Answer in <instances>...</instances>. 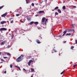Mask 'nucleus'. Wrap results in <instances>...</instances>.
<instances>
[{
	"instance_id": "16",
	"label": "nucleus",
	"mask_w": 77,
	"mask_h": 77,
	"mask_svg": "<svg viewBox=\"0 0 77 77\" xmlns=\"http://www.w3.org/2000/svg\"><path fill=\"white\" fill-rule=\"evenodd\" d=\"M33 21L31 22L30 23H29V24L30 25H32L33 24Z\"/></svg>"
},
{
	"instance_id": "17",
	"label": "nucleus",
	"mask_w": 77,
	"mask_h": 77,
	"mask_svg": "<svg viewBox=\"0 0 77 77\" xmlns=\"http://www.w3.org/2000/svg\"><path fill=\"white\" fill-rule=\"evenodd\" d=\"M31 69L32 72H34V70L32 68H31Z\"/></svg>"
},
{
	"instance_id": "4",
	"label": "nucleus",
	"mask_w": 77,
	"mask_h": 77,
	"mask_svg": "<svg viewBox=\"0 0 77 77\" xmlns=\"http://www.w3.org/2000/svg\"><path fill=\"white\" fill-rule=\"evenodd\" d=\"M7 30V29L5 28H2L0 29V31H6Z\"/></svg>"
},
{
	"instance_id": "15",
	"label": "nucleus",
	"mask_w": 77,
	"mask_h": 77,
	"mask_svg": "<svg viewBox=\"0 0 77 77\" xmlns=\"http://www.w3.org/2000/svg\"><path fill=\"white\" fill-rule=\"evenodd\" d=\"M4 6H2L0 7V10L2 9L4 7Z\"/></svg>"
},
{
	"instance_id": "47",
	"label": "nucleus",
	"mask_w": 77,
	"mask_h": 77,
	"mask_svg": "<svg viewBox=\"0 0 77 77\" xmlns=\"http://www.w3.org/2000/svg\"><path fill=\"white\" fill-rule=\"evenodd\" d=\"M2 53L1 52H0V56L1 55V54Z\"/></svg>"
},
{
	"instance_id": "40",
	"label": "nucleus",
	"mask_w": 77,
	"mask_h": 77,
	"mask_svg": "<svg viewBox=\"0 0 77 77\" xmlns=\"http://www.w3.org/2000/svg\"><path fill=\"white\" fill-rule=\"evenodd\" d=\"M12 18H11L10 19H9V20L10 21L11 20H12Z\"/></svg>"
},
{
	"instance_id": "27",
	"label": "nucleus",
	"mask_w": 77,
	"mask_h": 77,
	"mask_svg": "<svg viewBox=\"0 0 77 77\" xmlns=\"http://www.w3.org/2000/svg\"><path fill=\"white\" fill-rule=\"evenodd\" d=\"M10 68H12V65L11 64L10 65Z\"/></svg>"
},
{
	"instance_id": "9",
	"label": "nucleus",
	"mask_w": 77,
	"mask_h": 77,
	"mask_svg": "<svg viewBox=\"0 0 77 77\" xmlns=\"http://www.w3.org/2000/svg\"><path fill=\"white\" fill-rule=\"evenodd\" d=\"M44 13V11H39L38 13L39 14H40L41 13Z\"/></svg>"
},
{
	"instance_id": "36",
	"label": "nucleus",
	"mask_w": 77,
	"mask_h": 77,
	"mask_svg": "<svg viewBox=\"0 0 77 77\" xmlns=\"http://www.w3.org/2000/svg\"><path fill=\"white\" fill-rule=\"evenodd\" d=\"M38 29H39V30H40L41 29V27H38Z\"/></svg>"
},
{
	"instance_id": "25",
	"label": "nucleus",
	"mask_w": 77,
	"mask_h": 77,
	"mask_svg": "<svg viewBox=\"0 0 77 77\" xmlns=\"http://www.w3.org/2000/svg\"><path fill=\"white\" fill-rule=\"evenodd\" d=\"M72 29H69V32H72Z\"/></svg>"
},
{
	"instance_id": "48",
	"label": "nucleus",
	"mask_w": 77,
	"mask_h": 77,
	"mask_svg": "<svg viewBox=\"0 0 77 77\" xmlns=\"http://www.w3.org/2000/svg\"><path fill=\"white\" fill-rule=\"evenodd\" d=\"M47 0H45V2H46L47 1Z\"/></svg>"
},
{
	"instance_id": "6",
	"label": "nucleus",
	"mask_w": 77,
	"mask_h": 77,
	"mask_svg": "<svg viewBox=\"0 0 77 77\" xmlns=\"http://www.w3.org/2000/svg\"><path fill=\"white\" fill-rule=\"evenodd\" d=\"M6 43H7L6 41H3V42H2L1 43V45H4Z\"/></svg>"
},
{
	"instance_id": "12",
	"label": "nucleus",
	"mask_w": 77,
	"mask_h": 77,
	"mask_svg": "<svg viewBox=\"0 0 77 77\" xmlns=\"http://www.w3.org/2000/svg\"><path fill=\"white\" fill-rule=\"evenodd\" d=\"M26 4H28L29 2V0H26Z\"/></svg>"
},
{
	"instance_id": "28",
	"label": "nucleus",
	"mask_w": 77,
	"mask_h": 77,
	"mask_svg": "<svg viewBox=\"0 0 77 77\" xmlns=\"http://www.w3.org/2000/svg\"><path fill=\"white\" fill-rule=\"evenodd\" d=\"M16 16H20V14H16Z\"/></svg>"
},
{
	"instance_id": "2",
	"label": "nucleus",
	"mask_w": 77,
	"mask_h": 77,
	"mask_svg": "<svg viewBox=\"0 0 77 77\" xmlns=\"http://www.w3.org/2000/svg\"><path fill=\"white\" fill-rule=\"evenodd\" d=\"M23 57H24V55H21V56L18 57V58L16 59V61L17 62H20L23 59Z\"/></svg>"
},
{
	"instance_id": "54",
	"label": "nucleus",
	"mask_w": 77,
	"mask_h": 77,
	"mask_svg": "<svg viewBox=\"0 0 77 77\" xmlns=\"http://www.w3.org/2000/svg\"><path fill=\"white\" fill-rule=\"evenodd\" d=\"M10 46H8L7 47H9Z\"/></svg>"
},
{
	"instance_id": "29",
	"label": "nucleus",
	"mask_w": 77,
	"mask_h": 77,
	"mask_svg": "<svg viewBox=\"0 0 77 77\" xmlns=\"http://www.w3.org/2000/svg\"><path fill=\"white\" fill-rule=\"evenodd\" d=\"M27 19L28 20H30V18H27Z\"/></svg>"
},
{
	"instance_id": "44",
	"label": "nucleus",
	"mask_w": 77,
	"mask_h": 77,
	"mask_svg": "<svg viewBox=\"0 0 77 77\" xmlns=\"http://www.w3.org/2000/svg\"><path fill=\"white\" fill-rule=\"evenodd\" d=\"M66 42V41H64V42H64V43H65Z\"/></svg>"
},
{
	"instance_id": "53",
	"label": "nucleus",
	"mask_w": 77,
	"mask_h": 77,
	"mask_svg": "<svg viewBox=\"0 0 77 77\" xmlns=\"http://www.w3.org/2000/svg\"><path fill=\"white\" fill-rule=\"evenodd\" d=\"M52 11H54V10H52Z\"/></svg>"
},
{
	"instance_id": "11",
	"label": "nucleus",
	"mask_w": 77,
	"mask_h": 77,
	"mask_svg": "<svg viewBox=\"0 0 77 77\" xmlns=\"http://www.w3.org/2000/svg\"><path fill=\"white\" fill-rule=\"evenodd\" d=\"M14 34H12L11 35V39H13V38H14Z\"/></svg>"
},
{
	"instance_id": "39",
	"label": "nucleus",
	"mask_w": 77,
	"mask_h": 77,
	"mask_svg": "<svg viewBox=\"0 0 77 77\" xmlns=\"http://www.w3.org/2000/svg\"><path fill=\"white\" fill-rule=\"evenodd\" d=\"M6 72H7L6 71H5V72H4L5 74H6Z\"/></svg>"
},
{
	"instance_id": "22",
	"label": "nucleus",
	"mask_w": 77,
	"mask_h": 77,
	"mask_svg": "<svg viewBox=\"0 0 77 77\" xmlns=\"http://www.w3.org/2000/svg\"><path fill=\"white\" fill-rule=\"evenodd\" d=\"M67 31L66 30L64 32H63V33L64 34H65L66 33Z\"/></svg>"
},
{
	"instance_id": "21",
	"label": "nucleus",
	"mask_w": 77,
	"mask_h": 77,
	"mask_svg": "<svg viewBox=\"0 0 77 77\" xmlns=\"http://www.w3.org/2000/svg\"><path fill=\"white\" fill-rule=\"evenodd\" d=\"M14 23V20H12L10 22V23Z\"/></svg>"
},
{
	"instance_id": "56",
	"label": "nucleus",
	"mask_w": 77,
	"mask_h": 77,
	"mask_svg": "<svg viewBox=\"0 0 77 77\" xmlns=\"http://www.w3.org/2000/svg\"><path fill=\"white\" fill-rule=\"evenodd\" d=\"M3 63V62H1V63Z\"/></svg>"
},
{
	"instance_id": "30",
	"label": "nucleus",
	"mask_w": 77,
	"mask_h": 77,
	"mask_svg": "<svg viewBox=\"0 0 77 77\" xmlns=\"http://www.w3.org/2000/svg\"><path fill=\"white\" fill-rule=\"evenodd\" d=\"M58 14L57 13V12H56L55 13V14L56 15H58Z\"/></svg>"
},
{
	"instance_id": "59",
	"label": "nucleus",
	"mask_w": 77,
	"mask_h": 77,
	"mask_svg": "<svg viewBox=\"0 0 77 77\" xmlns=\"http://www.w3.org/2000/svg\"><path fill=\"white\" fill-rule=\"evenodd\" d=\"M1 35V33H0V35Z\"/></svg>"
},
{
	"instance_id": "52",
	"label": "nucleus",
	"mask_w": 77,
	"mask_h": 77,
	"mask_svg": "<svg viewBox=\"0 0 77 77\" xmlns=\"http://www.w3.org/2000/svg\"><path fill=\"white\" fill-rule=\"evenodd\" d=\"M38 16V15H36V17H37V16Z\"/></svg>"
},
{
	"instance_id": "23",
	"label": "nucleus",
	"mask_w": 77,
	"mask_h": 77,
	"mask_svg": "<svg viewBox=\"0 0 77 77\" xmlns=\"http://www.w3.org/2000/svg\"><path fill=\"white\" fill-rule=\"evenodd\" d=\"M77 66V64L74 65H73V67L74 68H75V66Z\"/></svg>"
},
{
	"instance_id": "58",
	"label": "nucleus",
	"mask_w": 77,
	"mask_h": 77,
	"mask_svg": "<svg viewBox=\"0 0 77 77\" xmlns=\"http://www.w3.org/2000/svg\"><path fill=\"white\" fill-rule=\"evenodd\" d=\"M31 77H33V76H32Z\"/></svg>"
},
{
	"instance_id": "13",
	"label": "nucleus",
	"mask_w": 77,
	"mask_h": 77,
	"mask_svg": "<svg viewBox=\"0 0 77 77\" xmlns=\"http://www.w3.org/2000/svg\"><path fill=\"white\" fill-rule=\"evenodd\" d=\"M62 8H63V9H66L65 6H63V7Z\"/></svg>"
},
{
	"instance_id": "32",
	"label": "nucleus",
	"mask_w": 77,
	"mask_h": 77,
	"mask_svg": "<svg viewBox=\"0 0 77 77\" xmlns=\"http://www.w3.org/2000/svg\"><path fill=\"white\" fill-rule=\"evenodd\" d=\"M63 72H64V71H63L62 72H61V73H60V74H61V75L63 74Z\"/></svg>"
},
{
	"instance_id": "31",
	"label": "nucleus",
	"mask_w": 77,
	"mask_h": 77,
	"mask_svg": "<svg viewBox=\"0 0 77 77\" xmlns=\"http://www.w3.org/2000/svg\"><path fill=\"white\" fill-rule=\"evenodd\" d=\"M74 47L73 46H72L71 47V49H73L74 48Z\"/></svg>"
},
{
	"instance_id": "7",
	"label": "nucleus",
	"mask_w": 77,
	"mask_h": 77,
	"mask_svg": "<svg viewBox=\"0 0 77 77\" xmlns=\"http://www.w3.org/2000/svg\"><path fill=\"white\" fill-rule=\"evenodd\" d=\"M1 24H4L5 23H7L6 21H3L0 22Z\"/></svg>"
},
{
	"instance_id": "46",
	"label": "nucleus",
	"mask_w": 77,
	"mask_h": 77,
	"mask_svg": "<svg viewBox=\"0 0 77 77\" xmlns=\"http://www.w3.org/2000/svg\"><path fill=\"white\" fill-rule=\"evenodd\" d=\"M17 32V30H16L15 31V32Z\"/></svg>"
},
{
	"instance_id": "35",
	"label": "nucleus",
	"mask_w": 77,
	"mask_h": 77,
	"mask_svg": "<svg viewBox=\"0 0 77 77\" xmlns=\"http://www.w3.org/2000/svg\"><path fill=\"white\" fill-rule=\"evenodd\" d=\"M18 68L20 71H21V69H20V68L19 67H18Z\"/></svg>"
},
{
	"instance_id": "61",
	"label": "nucleus",
	"mask_w": 77,
	"mask_h": 77,
	"mask_svg": "<svg viewBox=\"0 0 77 77\" xmlns=\"http://www.w3.org/2000/svg\"><path fill=\"white\" fill-rule=\"evenodd\" d=\"M67 0L68 1L69 0Z\"/></svg>"
},
{
	"instance_id": "45",
	"label": "nucleus",
	"mask_w": 77,
	"mask_h": 77,
	"mask_svg": "<svg viewBox=\"0 0 77 77\" xmlns=\"http://www.w3.org/2000/svg\"><path fill=\"white\" fill-rule=\"evenodd\" d=\"M21 22H22V23H23L24 22H23V21H21Z\"/></svg>"
},
{
	"instance_id": "51",
	"label": "nucleus",
	"mask_w": 77,
	"mask_h": 77,
	"mask_svg": "<svg viewBox=\"0 0 77 77\" xmlns=\"http://www.w3.org/2000/svg\"><path fill=\"white\" fill-rule=\"evenodd\" d=\"M1 20V17H0V20Z\"/></svg>"
},
{
	"instance_id": "24",
	"label": "nucleus",
	"mask_w": 77,
	"mask_h": 77,
	"mask_svg": "<svg viewBox=\"0 0 77 77\" xmlns=\"http://www.w3.org/2000/svg\"><path fill=\"white\" fill-rule=\"evenodd\" d=\"M76 8V6H74L73 7V8H72V9H74L75 8Z\"/></svg>"
},
{
	"instance_id": "33",
	"label": "nucleus",
	"mask_w": 77,
	"mask_h": 77,
	"mask_svg": "<svg viewBox=\"0 0 77 77\" xmlns=\"http://www.w3.org/2000/svg\"><path fill=\"white\" fill-rule=\"evenodd\" d=\"M23 69L24 70V71L25 72H26V69H25L23 68Z\"/></svg>"
},
{
	"instance_id": "60",
	"label": "nucleus",
	"mask_w": 77,
	"mask_h": 77,
	"mask_svg": "<svg viewBox=\"0 0 77 77\" xmlns=\"http://www.w3.org/2000/svg\"><path fill=\"white\" fill-rule=\"evenodd\" d=\"M52 53H53V52H52Z\"/></svg>"
},
{
	"instance_id": "18",
	"label": "nucleus",
	"mask_w": 77,
	"mask_h": 77,
	"mask_svg": "<svg viewBox=\"0 0 77 77\" xmlns=\"http://www.w3.org/2000/svg\"><path fill=\"white\" fill-rule=\"evenodd\" d=\"M58 8V7H56L55 8L54 10H57Z\"/></svg>"
},
{
	"instance_id": "14",
	"label": "nucleus",
	"mask_w": 77,
	"mask_h": 77,
	"mask_svg": "<svg viewBox=\"0 0 77 77\" xmlns=\"http://www.w3.org/2000/svg\"><path fill=\"white\" fill-rule=\"evenodd\" d=\"M7 55H8V56H11V54L9 53H8L7 54Z\"/></svg>"
},
{
	"instance_id": "1",
	"label": "nucleus",
	"mask_w": 77,
	"mask_h": 77,
	"mask_svg": "<svg viewBox=\"0 0 77 77\" xmlns=\"http://www.w3.org/2000/svg\"><path fill=\"white\" fill-rule=\"evenodd\" d=\"M47 20L48 19H46V18L45 17H43L42 20V23L43 25H46V22Z\"/></svg>"
},
{
	"instance_id": "5",
	"label": "nucleus",
	"mask_w": 77,
	"mask_h": 77,
	"mask_svg": "<svg viewBox=\"0 0 77 77\" xmlns=\"http://www.w3.org/2000/svg\"><path fill=\"white\" fill-rule=\"evenodd\" d=\"M34 60H31L29 61V62L28 63V66H30V63L31 62H33V61Z\"/></svg>"
},
{
	"instance_id": "8",
	"label": "nucleus",
	"mask_w": 77,
	"mask_h": 77,
	"mask_svg": "<svg viewBox=\"0 0 77 77\" xmlns=\"http://www.w3.org/2000/svg\"><path fill=\"white\" fill-rule=\"evenodd\" d=\"M36 42L38 44H39L41 43V42H40V41L38 40H37L36 41Z\"/></svg>"
},
{
	"instance_id": "3",
	"label": "nucleus",
	"mask_w": 77,
	"mask_h": 77,
	"mask_svg": "<svg viewBox=\"0 0 77 77\" xmlns=\"http://www.w3.org/2000/svg\"><path fill=\"white\" fill-rule=\"evenodd\" d=\"M8 13H6L1 16L2 17H5L7 15Z\"/></svg>"
},
{
	"instance_id": "55",
	"label": "nucleus",
	"mask_w": 77,
	"mask_h": 77,
	"mask_svg": "<svg viewBox=\"0 0 77 77\" xmlns=\"http://www.w3.org/2000/svg\"><path fill=\"white\" fill-rule=\"evenodd\" d=\"M72 30L74 32V30L73 29Z\"/></svg>"
},
{
	"instance_id": "49",
	"label": "nucleus",
	"mask_w": 77,
	"mask_h": 77,
	"mask_svg": "<svg viewBox=\"0 0 77 77\" xmlns=\"http://www.w3.org/2000/svg\"><path fill=\"white\" fill-rule=\"evenodd\" d=\"M65 34L64 33V34H63V36H64L65 35Z\"/></svg>"
},
{
	"instance_id": "57",
	"label": "nucleus",
	"mask_w": 77,
	"mask_h": 77,
	"mask_svg": "<svg viewBox=\"0 0 77 77\" xmlns=\"http://www.w3.org/2000/svg\"><path fill=\"white\" fill-rule=\"evenodd\" d=\"M20 8L21 9V7H20Z\"/></svg>"
},
{
	"instance_id": "38",
	"label": "nucleus",
	"mask_w": 77,
	"mask_h": 77,
	"mask_svg": "<svg viewBox=\"0 0 77 77\" xmlns=\"http://www.w3.org/2000/svg\"><path fill=\"white\" fill-rule=\"evenodd\" d=\"M75 25L74 24H72L71 25L72 26V27H74V25Z\"/></svg>"
},
{
	"instance_id": "20",
	"label": "nucleus",
	"mask_w": 77,
	"mask_h": 77,
	"mask_svg": "<svg viewBox=\"0 0 77 77\" xmlns=\"http://www.w3.org/2000/svg\"><path fill=\"white\" fill-rule=\"evenodd\" d=\"M35 25H37L38 24V22H35Z\"/></svg>"
},
{
	"instance_id": "34",
	"label": "nucleus",
	"mask_w": 77,
	"mask_h": 77,
	"mask_svg": "<svg viewBox=\"0 0 77 77\" xmlns=\"http://www.w3.org/2000/svg\"><path fill=\"white\" fill-rule=\"evenodd\" d=\"M15 67H16V68H18L19 67H18V66H15Z\"/></svg>"
},
{
	"instance_id": "41",
	"label": "nucleus",
	"mask_w": 77,
	"mask_h": 77,
	"mask_svg": "<svg viewBox=\"0 0 77 77\" xmlns=\"http://www.w3.org/2000/svg\"><path fill=\"white\" fill-rule=\"evenodd\" d=\"M54 51L55 52H57V51L56 50H54Z\"/></svg>"
},
{
	"instance_id": "43",
	"label": "nucleus",
	"mask_w": 77,
	"mask_h": 77,
	"mask_svg": "<svg viewBox=\"0 0 77 77\" xmlns=\"http://www.w3.org/2000/svg\"><path fill=\"white\" fill-rule=\"evenodd\" d=\"M75 42H76V44H77V40H75Z\"/></svg>"
},
{
	"instance_id": "37",
	"label": "nucleus",
	"mask_w": 77,
	"mask_h": 77,
	"mask_svg": "<svg viewBox=\"0 0 77 77\" xmlns=\"http://www.w3.org/2000/svg\"><path fill=\"white\" fill-rule=\"evenodd\" d=\"M1 60L2 61H4V60L3 59H1Z\"/></svg>"
},
{
	"instance_id": "19",
	"label": "nucleus",
	"mask_w": 77,
	"mask_h": 77,
	"mask_svg": "<svg viewBox=\"0 0 77 77\" xmlns=\"http://www.w3.org/2000/svg\"><path fill=\"white\" fill-rule=\"evenodd\" d=\"M71 35L70 33H67L66 34V35Z\"/></svg>"
},
{
	"instance_id": "50",
	"label": "nucleus",
	"mask_w": 77,
	"mask_h": 77,
	"mask_svg": "<svg viewBox=\"0 0 77 77\" xmlns=\"http://www.w3.org/2000/svg\"><path fill=\"white\" fill-rule=\"evenodd\" d=\"M29 57H31V56H29Z\"/></svg>"
},
{
	"instance_id": "26",
	"label": "nucleus",
	"mask_w": 77,
	"mask_h": 77,
	"mask_svg": "<svg viewBox=\"0 0 77 77\" xmlns=\"http://www.w3.org/2000/svg\"><path fill=\"white\" fill-rule=\"evenodd\" d=\"M31 5L33 6H34V4H33V3H32V4H31Z\"/></svg>"
},
{
	"instance_id": "42",
	"label": "nucleus",
	"mask_w": 77,
	"mask_h": 77,
	"mask_svg": "<svg viewBox=\"0 0 77 77\" xmlns=\"http://www.w3.org/2000/svg\"><path fill=\"white\" fill-rule=\"evenodd\" d=\"M8 57H4V58H8Z\"/></svg>"
},
{
	"instance_id": "10",
	"label": "nucleus",
	"mask_w": 77,
	"mask_h": 77,
	"mask_svg": "<svg viewBox=\"0 0 77 77\" xmlns=\"http://www.w3.org/2000/svg\"><path fill=\"white\" fill-rule=\"evenodd\" d=\"M57 11H58V13H61V11H60V10L59 9H58L57 10Z\"/></svg>"
}]
</instances>
